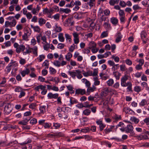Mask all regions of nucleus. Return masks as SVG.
I'll return each mask as SVG.
<instances>
[{
  "instance_id": "20e7f679",
  "label": "nucleus",
  "mask_w": 149,
  "mask_h": 149,
  "mask_svg": "<svg viewBox=\"0 0 149 149\" xmlns=\"http://www.w3.org/2000/svg\"><path fill=\"white\" fill-rule=\"evenodd\" d=\"M110 92V90L109 88L106 87L104 88L101 93V95L102 96H106Z\"/></svg>"
},
{
  "instance_id": "680f3d73",
  "label": "nucleus",
  "mask_w": 149,
  "mask_h": 149,
  "mask_svg": "<svg viewBox=\"0 0 149 149\" xmlns=\"http://www.w3.org/2000/svg\"><path fill=\"white\" fill-rule=\"evenodd\" d=\"M28 32V31H27V33H24V34L22 36L23 40H27V39L28 38L27 33Z\"/></svg>"
},
{
  "instance_id": "c756f323",
  "label": "nucleus",
  "mask_w": 149,
  "mask_h": 149,
  "mask_svg": "<svg viewBox=\"0 0 149 149\" xmlns=\"http://www.w3.org/2000/svg\"><path fill=\"white\" fill-rule=\"evenodd\" d=\"M77 72L76 76L79 79H81L82 77V76L81 74V71L79 70H76Z\"/></svg>"
},
{
  "instance_id": "37998d69",
  "label": "nucleus",
  "mask_w": 149,
  "mask_h": 149,
  "mask_svg": "<svg viewBox=\"0 0 149 149\" xmlns=\"http://www.w3.org/2000/svg\"><path fill=\"white\" fill-rule=\"evenodd\" d=\"M113 80L112 79H110L108 81H107V83L108 85L109 86H111L113 84Z\"/></svg>"
},
{
  "instance_id": "7c9ffc66",
  "label": "nucleus",
  "mask_w": 149,
  "mask_h": 149,
  "mask_svg": "<svg viewBox=\"0 0 149 149\" xmlns=\"http://www.w3.org/2000/svg\"><path fill=\"white\" fill-rule=\"evenodd\" d=\"M46 106L44 105L40 106L39 108V110L40 111V113L42 114L44 113V112L46 111Z\"/></svg>"
},
{
  "instance_id": "b1692460",
  "label": "nucleus",
  "mask_w": 149,
  "mask_h": 149,
  "mask_svg": "<svg viewBox=\"0 0 149 149\" xmlns=\"http://www.w3.org/2000/svg\"><path fill=\"white\" fill-rule=\"evenodd\" d=\"M50 81H54L56 84H58L60 81L58 77H55L53 78L52 77H51V78L50 79Z\"/></svg>"
},
{
  "instance_id": "2eb2a0df",
  "label": "nucleus",
  "mask_w": 149,
  "mask_h": 149,
  "mask_svg": "<svg viewBox=\"0 0 149 149\" xmlns=\"http://www.w3.org/2000/svg\"><path fill=\"white\" fill-rule=\"evenodd\" d=\"M30 72L29 69L26 68V70H23L21 73V74L23 77H24L26 74H28Z\"/></svg>"
},
{
  "instance_id": "a18cd8bd",
  "label": "nucleus",
  "mask_w": 149,
  "mask_h": 149,
  "mask_svg": "<svg viewBox=\"0 0 149 149\" xmlns=\"http://www.w3.org/2000/svg\"><path fill=\"white\" fill-rule=\"evenodd\" d=\"M119 4L122 7H125L126 6V3L123 1H120Z\"/></svg>"
},
{
  "instance_id": "f03ea898",
  "label": "nucleus",
  "mask_w": 149,
  "mask_h": 149,
  "mask_svg": "<svg viewBox=\"0 0 149 149\" xmlns=\"http://www.w3.org/2000/svg\"><path fill=\"white\" fill-rule=\"evenodd\" d=\"M133 129L134 127L132 125H128L125 127V132L127 133H130L131 136H134L135 133Z\"/></svg>"
},
{
  "instance_id": "6e6552de",
  "label": "nucleus",
  "mask_w": 149,
  "mask_h": 149,
  "mask_svg": "<svg viewBox=\"0 0 149 149\" xmlns=\"http://www.w3.org/2000/svg\"><path fill=\"white\" fill-rule=\"evenodd\" d=\"M116 37L115 42L118 43L121 41V39L123 37V36L120 32H118L116 35Z\"/></svg>"
},
{
  "instance_id": "338daca9",
  "label": "nucleus",
  "mask_w": 149,
  "mask_h": 149,
  "mask_svg": "<svg viewBox=\"0 0 149 149\" xmlns=\"http://www.w3.org/2000/svg\"><path fill=\"white\" fill-rule=\"evenodd\" d=\"M142 72H138L136 73H135V74L134 75L137 78H139L142 75Z\"/></svg>"
},
{
  "instance_id": "de8ad7c7",
  "label": "nucleus",
  "mask_w": 149,
  "mask_h": 149,
  "mask_svg": "<svg viewBox=\"0 0 149 149\" xmlns=\"http://www.w3.org/2000/svg\"><path fill=\"white\" fill-rule=\"evenodd\" d=\"M31 139H27V141H26L24 142L21 143L20 144H21V145L22 146V145L27 144L28 143H31Z\"/></svg>"
},
{
  "instance_id": "a211bd4d",
  "label": "nucleus",
  "mask_w": 149,
  "mask_h": 149,
  "mask_svg": "<svg viewBox=\"0 0 149 149\" xmlns=\"http://www.w3.org/2000/svg\"><path fill=\"white\" fill-rule=\"evenodd\" d=\"M63 35V33H60L58 34V38L59 40L61 42H63L64 41L65 39Z\"/></svg>"
},
{
  "instance_id": "a19ab883",
  "label": "nucleus",
  "mask_w": 149,
  "mask_h": 149,
  "mask_svg": "<svg viewBox=\"0 0 149 149\" xmlns=\"http://www.w3.org/2000/svg\"><path fill=\"white\" fill-rule=\"evenodd\" d=\"M53 63L54 65L58 67L61 66V63L58 61L56 60L54 61L53 62Z\"/></svg>"
},
{
  "instance_id": "cd10ccee",
  "label": "nucleus",
  "mask_w": 149,
  "mask_h": 149,
  "mask_svg": "<svg viewBox=\"0 0 149 149\" xmlns=\"http://www.w3.org/2000/svg\"><path fill=\"white\" fill-rule=\"evenodd\" d=\"M73 17H72L68 18L65 21V22L64 23V25L65 26H67L68 25V24L70 22H71L73 19Z\"/></svg>"
},
{
  "instance_id": "49530a36",
  "label": "nucleus",
  "mask_w": 149,
  "mask_h": 149,
  "mask_svg": "<svg viewBox=\"0 0 149 149\" xmlns=\"http://www.w3.org/2000/svg\"><path fill=\"white\" fill-rule=\"evenodd\" d=\"M118 13L120 17L125 16V13L123 10L120 9Z\"/></svg>"
},
{
  "instance_id": "4be33fe9",
  "label": "nucleus",
  "mask_w": 149,
  "mask_h": 149,
  "mask_svg": "<svg viewBox=\"0 0 149 149\" xmlns=\"http://www.w3.org/2000/svg\"><path fill=\"white\" fill-rule=\"evenodd\" d=\"M65 37L67 40H68L69 42L70 43H71L72 42V39L71 36L69 34L65 33Z\"/></svg>"
},
{
  "instance_id": "4d7b16f0",
  "label": "nucleus",
  "mask_w": 149,
  "mask_h": 149,
  "mask_svg": "<svg viewBox=\"0 0 149 149\" xmlns=\"http://www.w3.org/2000/svg\"><path fill=\"white\" fill-rule=\"evenodd\" d=\"M119 64H117L115 65V64L113 66L112 68V69L114 70L115 71L116 70L118 69L119 68Z\"/></svg>"
},
{
  "instance_id": "39448f33",
  "label": "nucleus",
  "mask_w": 149,
  "mask_h": 149,
  "mask_svg": "<svg viewBox=\"0 0 149 149\" xmlns=\"http://www.w3.org/2000/svg\"><path fill=\"white\" fill-rule=\"evenodd\" d=\"M74 37V41L75 44H77L79 42V35L77 32H74L72 34Z\"/></svg>"
},
{
  "instance_id": "4c0bfd02",
  "label": "nucleus",
  "mask_w": 149,
  "mask_h": 149,
  "mask_svg": "<svg viewBox=\"0 0 149 149\" xmlns=\"http://www.w3.org/2000/svg\"><path fill=\"white\" fill-rule=\"evenodd\" d=\"M33 54L35 55V56H38L37 50L38 48L37 47L35 46L33 48Z\"/></svg>"
},
{
  "instance_id": "473e14b6",
  "label": "nucleus",
  "mask_w": 149,
  "mask_h": 149,
  "mask_svg": "<svg viewBox=\"0 0 149 149\" xmlns=\"http://www.w3.org/2000/svg\"><path fill=\"white\" fill-rule=\"evenodd\" d=\"M134 90L135 92L139 93L141 91V87L139 86H136L134 88Z\"/></svg>"
},
{
  "instance_id": "8fccbe9b",
  "label": "nucleus",
  "mask_w": 149,
  "mask_h": 149,
  "mask_svg": "<svg viewBox=\"0 0 149 149\" xmlns=\"http://www.w3.org/2000/svg\"><path fill=\"white\" fill-rule=\"evenodd\" d=\"M147 104V102L146 100L144 99L142 100L141 102L139 103L140 106H143Z\"/></svg>"
},
{
  "instance_id": "423d86ee",
  "label": "nucleus",
  "mask_w": 149,
  "mask_h": 149,
  "mask_svg": "<svg viewBox=\"0 0 149 149\" xmlns=\"http://www.w3.org/2000/svg\"><path fill=\"white\" fill-rule=\"evenodd\" d=\"M86 90L84 89L78 88L76 90L75 94L83 95L86 93Z\"/></svg>"
},
{
  "instance_id": "3c124183",
  "label": "nucleus",
  "mask_w": 149,
  "mask_h": 149,
  "mask_svg": "<svg viewBox=\"0 0 149 149\" xmlns=\"http://www.w3.org/2000/svg\"><path fill=\"white\" fill-rule=\"evenodd\" d=\"M108 36V34L107 31H104L101 34V37L102 38H103L107 36Z\"/></svg>"
},
{
  "instance_id": "c85d7f7f",
  "label": "nucleus",
  "mask_w": 149,
  "mask_h": 149,
  "mask_svg": "<svg viewBox=\"0 0 149 149\" xmlns=\"http://www.w3.org/2000/svg\"><path fill=\"white\" fill-rule=\"evenodd\" d=\"M83 74L85 77L92 76V71L89 70L86 72H85L83 73Z\"/></svg>"
},
{
  "instance_id": "a878e982",
  "label": "nucleus",
  "mask_w": 149,
  "mask_h": 149,
  "mask_svg": "<svg viewBox=\"0 0 149 149\" xmlns=\"http://www.w3.org/2000/svg\"><path fill=\"white\" fill-rule=\"evenodd\" d=\"M91 113V111L88 109H86L83 111V114L86 116L89 115Z\"/></svg>"
},
{
  "instance_id": "13d9d810",
  "label": "nucleus",
  "mask_w": 149,
  "mask_h": 149,
  "mask_svg": "<svg viewBox=\"0 0 149 149\" xmlns=\"http://www.w3.org/2000/svg\"><path fill=\"white\" fill-rule=\"evenodd\" d=\"M75 45L73 44L69 48V51L71 52H72L75 49Z\"/></svg>"
},
{
  "instance_id": "0e129e2a",
  "label": "nucleus",
  "mask_w": 149,
  "mask_h": 149,
  "mask_svg": "<svg viewBox=\"0 0 149 149\" xmlns=\"http://www.w3.org/2000/svg\"><path fill=\"white\" fill-rule=\"evenodd\" d=\"M72 4L73 5V6L74 5L79 6H80L81 4V3L80 1H76L73 4Z\"/></svg>"
},
{
  "instance_id": "6e6d98bb",
  "label": "nucleus",
  "mask_w": 149,
  "mask_h": 149,
  "mask_svg": "<svg viewBox=\"0 0 149 149\" xmlns=\"http://www.w3.org/2000/svg\"><path fill=\"white\" fill-rule=\"evenodd\" d=\"M131 119L132 121L134 122L136 124L138 123L139 121V120L135 117H133Z\"/></svg>"
},
{
  "instance_id": "4468645a",
  "label": "nucleus",
  "mask_w": 149,
  "mask_h": 149,
  "mask_svg": "<svg viewBox=\"0 0 149 149\" xmlns=\"http://www.w3.org/2000/svg\"><path fill=\"white\" fill-rule=\"evenodd\" d=\"M84 2H86L88 1V0H82ZM95 0H90V1L87 3L91 7L94 5V2H95Z\"/></svg>"
},
{
  "instance_id": "5fc2aeb1",
  "label": "nucleus",
  "mask_w": 149,
  "mask_h": 149,
  "mask_svg": "<svg viewBox=\"0 0 149 149\" xmlns=\"http://www.w3.org/2000/svg\"><path fill=\"white\" fill-rule=\"evenodd\" d=\"M94 90L91 87L89 86L88 87L87 91V92L88 95H89L90 93L91 92H93Z\"/></svg>"
},
{
  "instance_id": "69168bd1",
  "label": "nucleus",
  "mask_w": 149,
  "mask_h": 149,
  "mask_svg": "<svg viewBox=\"0 0 149 149\" xmlns=\"http://www.w3.org/2000/svg\"><path fill=\"white\" fill-rule=\"evenodd\" d=\"M49 69L51 73H55L56 72V70L53 68L50 67Z\"/></svg>"
},
{
  "instance_id": "9d476101",
  "label": "nucleus",
  "mask_w": 149,
  "mask_h": 149,
  "mask_svg": "<svg viewBox=\"0 0 149 149\" xmlns=\"http://www.w3.org/2000/svg\"><path fill=\"white\" fill-rule=\"evenodd\" d=\"M46 88V86L45 85L43 86L42 85H40L35 87L34 89L37 91H39V90L40 89L42 90H44Z\"/></svg>"
},
{
  "instance_id": "5701e85b",
  "label": "nucleus",
  "mask_w": 149,
  "mask_h": 149,
  "mask_svg": "<svg viewBox=\"0 0 149 149\" xmlns=\"http://www.w3.org/2000/svg\"><path fill=\"white\" fill-rule=\"evenodd\" d=\"M89 48L90 49L94 48L96 47V44L94 41H91L89 44Z\"/></svg>"
},
{
  "instance_id": "aec40b11",
  "label": "nucleus",
  "mask_w": 149,
  "mask_h": 149,
  "mask_svg": "<svg viewBox=\"0 0 149 149\" xmlns=\"http://www.w3.org/2000/svg\"><path fill=\"white\" fill-rule=\"evenodd\" d=\"M33 50V48H31L29 47L27 49H26V51L23 52V54L24 55H26V54H29L32 52V50Z\"/></svg>"
},
{
  "instance_id": "09e8293b",
  "label": "nucleus",
  "mask_w": 149,
  "mask_h": 149,
  "mask_svg": "<svg viewBox=\"0 0 149 149\" xmlns=\"http://www.w3.org/2000/svg\"><path fill=\"white\" fill-rule=\"evenodd\" d=\"M57 24H56L55 25L56 28L55 29V31L56 32H60L62 31V29L60 26H57Z\"/></svg>"
},
{
  "instance_id": "e433bc0d",
  "label": "nucleus",
  "mask_w": 149,
  "mask_h": 149,
  "mask_svg": "<svg viewBox=\"0 0 149 149\" xmlns=\"http://www.w3.org/2000/svg\"><path fill=\"white\" fill-rule=\"evenodd\" d=\"M43 125L45 129L49 128L52 126V123H45Z\"/></svg>"
},
{
  "instance_id": "1a4fd4ad",
  "label": "nucleus",
  "mask_w": 149,
  "mask_h": 149,
  "mask_svg": "<svg viewBox=\"0 0 149 149\" xmlns=\"http://www.w3.org/2000/svg\"><path fill=\"white\" fill-rule=\"evenodd\" d=\"M70 103L69 105L71 107L72 106V105L78 103L77 100L72 97H70Z\"/></svg>"
},
{
  "instance_id": "f704fd0d",
  "label": "nucleus",
  "mask_w": 149,
  "mask_h": 149,
  "mask_svg": "<svg viewBox=\"0 0 149 149\" xmlns=\"http://www.w3.org/2000/svg\"><path fill=\"white\" fill-rule=\"evenodd\" d=\"M104 27L106 29H109L111 28V25L108 22H105L103 24Z\"/></svg>"
},
{
  "instance_id": "393cba45",
  "label": "nucleus",
  "mask_w": 149,
  "mask_h": 149,
  "mask_svg": "<svg viewBox=\"0 0 149 149\" xmlns=\"http://www.w3.org/2000/svg\"><path fill=\"white\" fill-rule=\"evenodd\" d=\"M132 8L135 11L137 10H140L142 9V8L140 7L138 4L134 5L133 6Z\"/></svg>"
},
{
  "instance_id": "0eeeda50",
  "label": "nucleus",
  "mask_w": 149,
  "mask_h": 149,
  "mask_svg": "<svg viewBox=\"0 0 149 149\" xmlns=\"http://www.w3.org/2000/svg\"><path fill=\"white\" fill-rule=\"evenodd\" d=\"M58 93L52 94V93H49L47 95V97L49 99H56L58 96Z\"/></svg>"
},
{
  "instance_id": "f8f14e48",
  "label": "nucleus",
  "mask_w": 149,
  "mask_h": 149,
  "mask_svg": "<svg viewBox=\"0 0 149 149\" xmlns=\"http://www.w3.org/2000/svg\"><path fill=\"white\" fill-rule=\"evenodd\" d=\"M123 111L125 112L126 114H131L132 112H134L130 109L127 107H125L123 109Z\"/></svg>"
},
{
  "instance_id": "ea45409f",
  "label": "nucleus",
  "mask_w": 149,
  "mask_h": 149,
  "mask_svg": "<svg viewBox=\"0 0 149 149\" xmlns=\"http://www.w3.org/2000/svg\"><path fill=\"white\" fill-rule=\"evenodd\" d=\"M17 141L15 140L12 141L8 143H7L8 146H12L14 144H16L17 143Z\"/></svg>"
},
{
  "instance_id": "052dcab7",
  "label": "nucleus",
  "mask_w": 149,
  "mask_h": 149,
  "mask_svg": "<svg viewBox=\"0 0 149 149\" xmlns=\"http://www.w3.org/2000/svg\"><path fill=\"white\" fill-rule=\"evenodd\" d=\"M18 124L22 125H26L27 123L23 120L18 122Z\"/></svg>"
},
{
  "instance_id": "9b49d317",
  "label": "nucleus",
  "mask_w": 149,
  "mask_h": 149,
  "mask_svg": "<svg viewBox=\"0 0 149 149\" xmlns=\"http://www.w3.org/2000/svg\"><path fill=\"white\" fill-rule=\"evenodd\" d=\"M110 22L112 24L116 26L118 23V20L116 17H113L110 19Z\"/></svg>"
},
{
  "instance_id": "f257e3e1",
  "label": "nucleus",
  "mask_w": 149,
  "mask_h": 149,
  "mask_svg": "<svg viewBox=\"0 0 149 149\" xmlns=\"http://www.w3.org/2000/svg\"><path fill=\"white\" fill-rule=\"evenodd\" d=\"M13 46L14 47L16 48V51L18 54L20 53L21 51L23 52L25 49V46L24 45H19L17 42H15Z\"/></svg>"
},
{
  "instance_id": "72a5a7b5",
  "label": "nucleus",
  "mask_w": 149,
  "mask_h": 149,
  "mask_svg": "<svg viewBox=\"0 0 149 149\" xmlns=\"http://www.w3.org/2000/svg\"><path fill=\"white\" fill-rule=\"evenodd\" d=\"M72 56V55L71 53L68 52V53L67 55L65 56V58L68 61H69Z\"/></svg>"
},
{
  "instance_id": "58836bf2",
  "label": "nucleus",
  "mask_w": 149,
  "mask_h": 149,
  "mask_svg": "<svg viewBox=\"0 0 149 149\" xmlns=\"http://www.w3.org/2000/svg\"><path fill=\"white\" fill-rule=\"evenodd\" d=\"M107 17H105L104 15H101V17L99 19V22L100 23H102L103 21H105L106 20Z\"/></svg>"
},
{
  "instance_id": "f3484780",
  "label": "nucleus",
  "mask_w": 149,
  "mask_h": 149,
  "mask_svg": "<svg viewBox=\"0 0 149 149\" xmlns=\"http://www.w3.org/2000/svg\"><path fill=\"white\" fill-rule=\"evenodd\" d=\"M60 12H61L63 13H65L66 14H68L71 12V10L70 9L66 8L64 9L63 8H60Z\"/></svg>"
},
{
  "instance_id": "603ef678",
  "label": "nucleus",
  "mask_w": 149,
  "mask_h": 149,
  "mask_svg": "<svg viewBox=\"0 0 149 149\" xmlns=\"http://www.w3.org/2000/svg\"><path fill=\"white\" fill-rule=\"evenodd\" d=\"M35 32L39 33L40 32V29L38 26H35V28L33 29Z\"/></svg>"
},
{
  "instance_id": "7ed1b4c3",
  "label": "nucleus",
  "mask_w": 149,
  "mask_h": 149,
  "mask_svg": "<svg viewBox=\"0 0 149 149\" xmlns=\"http://www.w3.org/2000/svg\"><path fill=\"white\" fill-rule=\"evenodd\" d=\"M13 108L11 104L9 103H7L4 108V114L8 115L12 111Z\"/></svg>"
},
{
  "instance_id": "e2e57ef3",
  "label": "nucleus",
  "mask_w": 149,
  "mask_h": 149,
  "mask_svg": "<svg viewBox=\"0 0 149 149\" xmlns=\"http://www.w3.org/2000/svg\"><path fill=\"white\" fill-rule=\"evenodd\" d=\"M37 123V120L36 119L33 118L30 121V123L32 125L35 124Z\"/></svg>"
},
{
  "instance_id": "412c9836",
  "label": "nucleus",
  "mask_w": 149,
  "mask_h": 149,
  "mask_svg": "<svg viewBox=\"0 0 149 149\" xmlns=\"http://www.w3.org/2000/svg\"><path fill=\"white\" fill-rule=\"evenodd\" d=\"M68 72L69 74L72 77V78L73 79L75 78L77 73L76 71L72 72L71 71H69Z\"/></svg>"
},
{
  "instance_id": "bf43d9fd",
  "label": "nucleus",
  "mask_w": 149,
  "mask_h": 149,
  "mask_svg": "<svg viewBox=\"0 0 149 149\" xmlns=\"http://www.w3.org/2000/svg\"><path fill=\"white\" fill-rule=\"evenodd\" d=\"M36 106V104L35 103H32L30 104L29 106V107L30 109H35V107Z\"/></svg>"
},
{
  "instance_id": "79ce46f5",
  "label": "nucleus",
  "mask_w": 149,
  "mask_h": 149,
  "mask_svg": "<svg viewBox=\"0 0 149 149\" xmlns=\"http://www.w3.org/2000/svg\"><path fill=\"white\" fill-rule=\"evenodd\" d=\"M90 130V128L89 127H87L86 128L82 129L80 130L81 132L86 133L89 132Z\"/></svg>"
},
{
  "instance_id": "c9c22d12",
  "label": "nucleus",
  "mask_w": 149,
  "mask_h": 149,
  "mask_svg": "<svg viewBox=\"0 0 149 149\" xmlns=\"http://www.w3.org/2000/svg\"><path fill=\"white\" fill-rule=\"evenodd\" d=\"M49 65V61L47 60H45L43 63L42 66H45L46 68H48Z\"/></svg>"
},
{
  "instance_id": "dca6fc26",
  "label": "nucleus",
  "mask_w": 149,
  "mask_h": 149,
  "mask_svg": "<svg viewBox=\"0 0 149 149\" xmlns=\"http://www.w3.org/2000/svg\"><path fill=\"white\" fill-rule=\"evenodd\" d=\"M46 21L42 18H40L39 19L38 23L40 26H42L43 25L45 24Z\"/></svg>"
},
{
  "instance_id": "6ab92c4d",
  "label": "nucleus",
  "mask_w": 149,
  "mask_h": 149,
  "mask_svg": "<svg viewBox=\"0 0 149 149\" xmlns=\"http://www.w3.org/2000/svg\"><path fill=\"white\" fill-rule=\"evenodd\" d=\"M147 36V34L145 30L142 31L141 33V36L142 39H144L146 38Z\"/></svg>"
},
{
  "instance_id": "864d4df0",
  "label": "nucleus",
  "mask_w": 149,
  "mask_h": 149,
  "mask_svg": "<svg viewBox=\"0 0 149 149\" xmlns=\"http://www.w3.org/2000/svg\"><path fill=\"white\" fill-rule=\"evenodd\" d=\"M61 126V124L59 123H53V126L55 127L56 129H58Z\"/></svg>"
},
{
  "instance_id": "774afa93",
  "label": "nucleus",
  "mask_w": 149,
  "mask_h": 149,
  "mask_svg": "<svg viewBox=\"0 0 149 149\" xmlns=\"http://www.w3.org/2000/svg\"><path fill=\"white\" fill-rule=\"evenodd\" d=\"M126 63L129 65H131L132 64V62L131 60L128 59H127L125 60Z\"/></svg>"
},
{
  "instance_id": "2f4dec72",
  "label": "nucleus",
  "mask_w": 149,
  "mask_h": 149,
  "mask_svg": "<svg viewBox=\"0 0 149 149\" xmlns=\"http://www.w3.org/2000/svg\"><path fill=\"white\" fill-rule=\"evenodd\" d=\"M7 147L8 146L7 143L6 141H0V147Z\"/></svg>"
},
{
  "instance_id": "c03bdc74",
  "label": "nucleus",
  "mask_w": 149,
  "mask_h": 149,
  "mask_svg": "<svg viewBox=\"0 0 149 149\" xmlns=\"http://www.w3.org/2000/svg\"><path fill=\"white\" fill-rule=\"evenodd\" d=\"M98 70L97 69H95L93 70V72L92 71V76H98Z\"/></svg>"
},
{
  "instance_id": "ddd939ff",
  "label": "nucleus",
  "mask_w": 149,
  "mask_h": 149,
  "mask_svg": "<svg viewBox=\"0 0 149 149\" xmlns=\"http://www.w3.org/2000/svg\"><path fill=\"white\" fill-rule=\"evenodd\" d=\"M113 74L114 76L115 77L116 79L117 80L119 79L120 76L121 75L120 73L117 71L113 72Z\"/></svg>"
},
{
  "instance_id": "bb28decb",
  "label": "nucleus",
  "mask_w": 149,
  "mask_h": 149,
  "mask_svg": "<svg viewBox=\"0 0 149 149\" xmlns=\"http://www.w3.org/2000/svg\"><path fill=\"white\" fill-rule=\"evenodd\" d=\"M8 65L11 67L13 68L18 66V63L15 61H14L13 62H10Z\"/></svg>"
}]
</instances>
